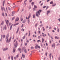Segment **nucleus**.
Wrapping results in <instances>:
<instances>
[{
  "instance_id": "obj_1",
  "label": "nucleus",
  "mask_w": 60,
  "mask_h": 60,
  "mask_svg": "<svg viewBox=\"0 0 60 60\" xmlns=\"http://www.w3.org/2000/svg\"><path fill=\"white\" fill-rule=\"evenodd\" d=\"M41 12V10H39V11H38L36 13V16L37 17H39V15H40V12Z\"/></svg>"
},
{
  "instance_id": "obj_2",
  "label": "nucleus",
  "mask_w": 60,
  "mask_h": 60,
  "mask_svg": "<svg viewBox=\"0 0 60 60\" xmlns=\"http://www.w3.org/2000/svg\"><path fill=\"white\" fill-rule=\"evenodd\" d=\"M38 48L39 49H40V46H38V45H36V46H35V48L36 49H38Z\"/></svg>"
},
{
  "instance_id": "obj_3",
  "label": "nucleus",
  "mask_w": 60,
  "mask_h": 60,
  "mask_svg": "<svg viewBox=\"0 0 60 60\" xmlns=\"http://www.w3.org/2000/svg\"><path fill=\"white\" fill-rule=\"evenodd\" d=\"M18 46V43H17V41H16L15 42V44H14V46L15 47V48H16Z\"/></svg>"
},
{
  "instance_id": "obj_4",
  "label": "nucleus",
  "mask_w": 60,
  "mask_h": 60,
  "mask_svg": "<svg viewBox=\"0 0 60 60\" xmlns=\"http://www.w3.org/2000/svg\"><path fill=\"white\" fill-rule=\"evenodd\" d=\"M9 34H7V36L6 37V39H7V43L8 42V38L9 37Z\"/></svg>"
},
{
  "instance_id": "obj_5",
  "label": "nucleus",
  "mask_w": 60,
  "mask_h": 60,
  "mask_svg": "<svg viewBox=\"0 0 60 60\" xmlns=\"http://www.w3.org/2000/svg\"><path fill=\"white\" fill-rule=\"evenodd\" d=\"M5 21L6 22V24H7V26H8V23H9V20H5Z\"/></svg>"
},
{
  "instance_id": "obj_6",
  "label": "nucleus",
  "mask_w": 60,
  "mask_h": 60,
  "mask_svg": "<svg viewBox=\"0 0 60 60\" xmlns=\"http://www.w3.org/2000/svg\"><path fill=\"white\" fill-rule=\"evenodd\" d=\"M31 14H30L28 18H27V17H26V19H29L30 17H31Z\"/></svg>"
},
{
  "instance_id": "obj_7",
  "label": "nucleus",
  "mask_w": 60,
  "mask_h": 60,
  "mask_svg": "<svg viewBox=\"0 0 60 60\" xmlns=\"http://www.w3.org/2000/svg\"><path fill=\"white\" fill-rule=\"evenodd\" d=\"M3 9L4 10V11H5V8H4L3 7V8H2V7H1V10L2 11H3Z\"/></svg>"
},
{
  "instance_id": "obj_8",
  "label": "nucleus",
  "mask_w": 60,
  "mask_h": 60,
  "mask_svg": "<svg viewBox=\"0 0 60 60\" xmlns=\"http://www.w3.org/2000/svg\"><path fill=\"white\" fill-rule=\"evenodd\" d=\"M19 20V18H17L16 19L15 21H18Z\"/></svg>"
},
{
  "instance_id": "obj_9",
  "label": "nucleus",
  "mask_w": 60,
  "mask_h": 60,
  "mask_svg": "<svg viewBox=\"0 0 60 60\" xmlns=\"http://www.w3.org/2000/svg\"><path fill=\"white\" fill-rule=\"evenodd\" d=\"M19 23H17L14 24L13 26H16V25H18L19 24Z\"/></svg>"
},
{
  "instance_id": "obj_10",
  "label": "nucleus",
  "mask_w": 60,
  "mask_h": 60,
  "mask_svg": "<svg viewBox=\"0 0 60 60\" xmlns=\"http://www.w3.org/2000/svg\"><path fill=\"white\" fill-rule=\"evenodd\" d=\"M8 49V48H4V49L3 50V51H5V50H7Z\"/></svg>"
},
{
  "instance_id": "obj_11",
  "label": "nucleus",
  "mask_w": 60,
  "mask_h": 60,
  "mask_svg": "<svg viewBox=\"0 0 60 60\" xmlns=\"http://www.w3.org/2000/svg\"><path fill=\"white\" fill-rule=\"evenodd\" d=\"M13 25V24H12L10 26V30H11V28H12V26Z\"/></svg>"
},
{
  "instance_id": "obj_12",
  "label": "nucleus",
  "mask_w": 60,
  "mask_h": 60,
  "mask_svg": "<svg viewBox=\"0 0 60 60\" xmlns=\"http://www.w3.org/2000/svg\"><path fill=\"white\" fill-rule=\"evenodd\" d=\"M15 52V49L14 48V47L13 50V52Z\"/></svg>"
},
{
  "instance_id": "obj_13",
  "label": "nucleus",
  "mask_w": 60,
  "mask_h": 60,
  "mask_svg": "<svg viewBox=\"0 0 60 60\" xmlns=\"http://www.w3.org/2000/svg\"><path fill=\"white\" fill-rule=\"evenodd\" d=\"M49 56L50 57V59H51V53L49 54Z\"/></svg>"
},
{
  "instance_id": "obj_14",
  "label": "nucleus",
  "mask_w": 60,
  "mask_h": 60,
  "mask_svg": "<svg viewBox=\"0 0 60 60\" xmlns=\"http://www.w3.org/2000/svg\"><path fill=\"white\" fill-rule=\"evenodd\" d=\"M55 39H59V37H56H56H55Z\"/></svg>"
},
{
  "instance_id": "obj_15",
  "label": "nucleus",
  "mask_w": 60,
  "mask_h": 60,
  "mask_svg": "<svg viewBox=\"0 0 60 60\" xmlns=\"http://www.w3.org/2000/svg\"><path fill=\"white\" fill-rule=\"evenodd\" d=\"M26 22V20H24L23 21L22 23H25Z\"/></svg>"
},
{
  "instance_id": "obj_16",
  "label": "nucleus",
  "mask_w": 60,
  "mask_h": 60,
  "mask_svg": "<svg viewBox=\"0 0 60 60\" xmlns=\"http://www.w3.org/2000/svg\"><path fill=\"white\" fill-rule=\"evenodd\" d=\"M49 12H50V11H47V15H48L49 14Z\"/></svg>"
},
{
  "instance_id": "obj_17",
  "label": "nucleus",
  "mask_w": 60,
  "mask_h": 60,
  "mask_svg": "<svg viewBox=\"0 0 60 60\" xmlns=\"http://www.w3.org/2000/svg\"><path fill=\"white\" fill-rule=\"evenodd\" d=\"M22 56L23 57V58H25V55H23V54H22Z\"/></svg>"
},
{
  "instance_id": "obj_18",
  "label": "nucleus",
  "mask_w": 60,
  "mask_h": 60,
  "mask_svg": "<svg viewBox=\"0 0 60 60\" xmlns=\"http://www.w3.org/2000/svg\"><path fill=\"white\" fill-rule=\"evenodd\" d=\"M19 28H18L17 29V31L16 32V33H18V31H19Z\"/></svg>"
},
{
  "instance_id": "obj_19",
  "label": "nucleus",
  "mask_w": 60,
  "mask_h": 60,
  "mask_svg": "<svg viewBox=\"0 0 60 60\" xmlns=\"http://www.w3.org/2000/svg\"><path fill=\"white\" fill-rule=\"evenodd\" d=\"M18 50L19 51H21V49L20 48H19Z\"/></svg>"
},
{
  "instance_id": "obj_20",
  "label": "nucleus",
  "mask_w": 60,
  "mask_h": 60,
  "mask_svg": "<svg viewBox=\"0 0 60 60\" xmlns=\"http://www.w3.org/2000/svg\"><path fill=\"white\" fill-rule=\"evenodd\" d=\"M42 36L43 37H45V36H46V34H44V35H43Z\"/></svg>"
},
{
  "instance_id": "obj_21",
  "label": "nucleus",
  "mask_w": 60,
  "mask_h": 60,
  "mask_svg": "<svg viewBox=\"0 0 60 60\" xmlns=\"http://www.w3.org/2000/svg\"><path fill=\"white\" fill-rule=\"evenodd\" d=\"M52 47H55V43L53 44V45H52Z\"/></svg>"
},
{
  "instance_id": "obj_22",
  "label": "nucleus",
  "mask_w": 60,
  "mask_h": 60,
  "mask_svg": "<svg viewBox=\"0 0 60 60\" xmlns=\"http://www.w3.org/2000/svg\"><path fill=\"white\" fill-rule=\"evenodd\" d=\"M50 4H53V2L52 1H51L50 2Z\"/></svg>"
},
{
  "instance_id": "obj_23",
  "label": "nucleus",
  "mask_w": 60,
  "mask_h": 60,
  "mask_svg": "<svg viewBox=\"0 0 60 60\" xmlns=\"http://www.w3.org/2000/svg\"><path fill=\"white\" fill-rule=\"evenodd\" d=\"M4 21H3L2 23H1V25H3L4 24Z\"/></svg>"
},
{
  "instance_id": "obj_24",
  "label": "nucleus",
  "mask_w": 60,
  "mask_h": 60,
  "mask_svg": "<svg viewBox=\"0 0 60 60\" xmlns=\"http://www.w3.org/2000/svg\"><path fill=\"white\" fill-rule=\"evenodd\" d=\"M24 52H25V53H27V52H26V49H25L24 50Z\"/></svg>"
},
{
  "instance_id": "obj_25",
  "label": "nucleus",
  "mask_w": 60,
  "mask_h": 60,
  "mask_svg": "<svg viewBox=\"0 0 60 60\" xmlns=\"http://www.w3.org/2000/svg\"><path fill=\"white\" fill-rule=\"evenodd\" d=\"M33 17L34 18H35V15H33Z\"/></svg>"
},
{
  "instance_id": "obj_26",
  "label": "nucleus",
  "mask_w": 60,
  "mask_h": 60,
  "mask_svg": "<svg viewBox=\"0 0 60 60\" xmlns=\"http://www.w3.org/2000/svg\"><path fill=\"white\" fill-rule=\"evenodd\" d=\"M34 2H33L31 3V4L32 5V6H33L34 5Z\"/></svg>"
},
{
  "instance_id": "obj_27",
  "label": "nucleus",
  "mask_w": 60,
  "mask_h": 60,
  "mask_svg": "<svg viewBox=\"0 0 60 60\" xmlns=\"http://www.w3.org/2000/svg\"><path fill=\"white\" fill-rule=\"evenodd\" d=\"M43 41H44V39L43 38L42 39V42L43 43Z\"/></svg>"
},
{
  "instance_id": "obj_28",
  "label": "nucleus",
  "mask_w": 60,
  "mask_h": 60,
  "mask_svg": "<svg viewBox=\"0 0 60 60\" xmlns=\"http://www.w3.org/2000/svg\"><path fill=\"white\" fill-rule=\"evenodd\" d=\"M37 23L35 25V27H36V26H37Z\"/></svg>"
},
{
  "instance_id": "obj_29",
  "label": "nucleus",
  "mask_w": 60,
  "mask_h": 60,
  "mask_svg": "<svg viewBox=\"0 0 60 60\" xmlns=\"http://www.w3.org/2000/svg\"><path fill=\"white\" fill-rule=\"evenodd\" d=\"M11 39H9L8 40V42L9 43V42H10V41H11Z\"/></svg>"
},
{
  "instance_id": "obj_30",
  "label": "nucleus",
  "mask_w": 60,
  "mask_h": 60,
  "mask_svg": "<svg viewBox=\"0 0 60 60\" xmlns=\"http://www.w3.org/2000/svg\"><path fill=\"white\" fill-rule=\"evenodd\" d=\"M34 8H37V7L36 6V5H34Z\"/></svg>"
},
{
  "instance_id": "obj_31",
  "label": "nucleus",
  "mask_w": 60,
  "mask_h": 60,
  "mask_svg": "<svg viewBox=\"0 0 60 60\" xmlns=\"http://www.w3.org/2000/svg\"><path fill=\"white\" fill-rule=\"evenodd\" d=\"M42 28L43 31H45V29H44V28L43 27Z\"/></svg>"
},
{
  "instance_id": "obj_32",
  "label": "nucleus",
  "mask_w": 60,
  "mask_h": 60,
  "mask_svg": "<svg viewBox=\"0 0 60 60\" xmlns=\"http://www.w3.org/2000/svg\"><path fill=\"white\" fill-rule=\"evenodd\" d=\"M3 38H4L5 37V35H3Z\"/></svg>"
},
{
  "instance_id": "obj_33",
  "label": "nucleus",
  "mask_w": 60,
  "mask_h": 60,
  "mask_svg": "<svg viewBox=\"0 0 60 60\" xmlns=\"http://www.w3.org/2000/svg\"><path fill=\"white\" fill-rule=\"evenodd\" d=\"M37 41L38 42H39V41L40 42H41V41H40L39 40H38Z\"/></svg>"
},
{
  "instance_id": "obj_34",
  "label": "nucleus",
  "mask_w": 60,
  "mask_h": 60,
  "mask_svg": "<svg viewBox=\"0 0 60 60\" xmlns=\"http://www.w3.org/2000/svg\"><path fill=\"white\" fill-rule=\"evenodd\" d=\"M13 56H11V59L12 60H13Z\"/></svg>"
},
{
  "instance_id": "obj_35",
  "label": "nucleus",
  "mask_w": 60,
  "mask_h": 60,
  "mask_svg": "<svg viewBox=\"0 0 60 60\" xmlns=\"http://www.w3.org/2000/svg\"><path fill=\"white\" fill-rule=\"evenodd\" d=\"M13 14H14L15 13V11H13L12 12Z\"/></svg>"
},
{
  "instance_id": "obj_36",
  "label": "nucleus",
  "mask_w": 60,
  "mask_h": 60,
  "mask_svg": "<svg viewBox=\"0 0 60 60\" xmlns=\"http://www.w3.org/2000/svg\"><path fill=\"white\" fill-rule=\"evenodd\" d=\"M57 31L58 32H59V29H58L57 30Z\"/></svg>"
},
{
  "instance_id": "obj_37",
  "label": "nucleus",
  "mask_w": 60,
  "mask_h": 60,
  "mask_svg": "<svg viewBox=\"0 0 60 60\" xmlns=\"http://www.w3.org/2000/svg\"><path fill=\"white\" fill-rule=\"evenodd\" d=\"M56 4H54V5H52V6H55V5H56Z\"/></svg>"
},
{
  "instance_id": "obj_38",
  "label": "nucleus",
  "mask_w": 60,
  "mask_h": 60,
  "mask_svg": "<svg viewBox=\"0 0 60 60\" xmlns=\"http://www.w3.org/2000/svg\"><path fill=\"white\" fill-rule=\"evenodd\" d=\"M23 39H25V36H24L23 37Z\"/></svg>"
},
{
  "instance_id": "obj_39",
  "label": "nucleus",
  "mask_w": 60,
  "mask_h": 60,
  "mask_svg": "<svg viewBox=\"0 0 60 60\" xmlns=\"http://www.w3.org/2000/svg\"><path fill=\"white\" fill-rule=\"evenodd\" d=\"M46 6H44L43 7V8H45L46 7Z\"/></svg>"
},
{
  "instance_id": "obj_40",
  "label": "nucleus",
  "mask_w": 60,
  "mask_h": 60,
  "mask_svg": "<svg viewBox=\"0 0 60 60\" xmlns=\"http://www.w3.org/2000/svg\"><path fill=\"white\" fill-rule=\"evenodd\" d=\"M20 2H21V0L18 1H17V2L19 3Z\"/></svg>"
},
{
  "instance_id": "obj_41",
  "label": "nucleus",
  "mask_w": 60,
  "mask_h": 60,
  "mask_svg": "<svg viewBox=\"0 0 60 60\" xmlns=\"http://www.w3.org/2000/svg\"><path fill=\"white\" fill-rule=\"evenodd\" d=\"M38 32L39 34H40V33H41V31H40L39 30L38 31Z\"/></svg>"
},
{
  "instance_id": "obj_42",
  "label": "nucleus",
  "mask_w": 60,
  "mask_h": 60,
  "mask_svg": "<svg viewBox=\"0 0 60 60\" xmlns=\"http://www.w3.org/2000/svg\"><path fill=\"white\" fill-rule=\"evenodd\" d=\"M15 19V17H14L12 19V20H13Z\"/></svg>"
},
{
  "instance_id": "obj_43",
  "label": "nucleus",
  "mask_w": 60,
  "mask_h": 60,
  "mask_svg": "<svg viewBox=\"0 0 60 60\" xmlns=\"http://www.w3.org/2000/svg\"><path fill=\"white\" fill-rule=\"evenodd\" d=\"M27 0H25V1H24V4H25V3L27 1Z\"/></svg>"
},
{
  "instance_id": "obj_44",
  "label": "nucleus",
  "mask_w": 60,
  "mask_h": 60,
  "mask_svg": "<svg viewBox=\"0 0 60 60\" xmlns=\"http://www.w3.org/2000/svg\"><path fill=\"white\" fill-rule=\"evenodd\" d=\"M9 24V26H11V23H10Z\"/></svg>"
},
{
  "instance_id": "obj_45",
  "label": "nucleus",
  "mask_w": 60,
  "mask_h": 60,
  "mask_svg": "<svg viewBox=\"0 0 60 60\" xmlns=\"http://www.w3.org/2000/svg\"><path fill=\"white\" fill-rule=\"evenodd\" d=\"M30 22V21H29V20H28V24H29V23Z\"/></svg>"
},
{
  "instance_id": "obj_46",
  "label": "nucleus",
  "mask_w": 60,
  "mask_h": 60,
  "mask_svg": "<svg viewBox=\"0 0 60 60\" xmlns=\"http://www.w3.org/2000/svg\"><path fill=\"white\" fill-rule=\"evenodd\" d=\"M31 49H34V47H31Z\"/></svg>"
},
{
  "instance_id": "obj_47",
  "label": "nucleus",
  "mask_w": 60,
  "mask_h": 60,
  "mask_svg": "<svg viewBox=\"0 0 60 60\" xmlns=\"http://www.w3.org/2000/svg\"><path fill=\"white\" fill-rule=\"evenodd\" d=\"M32 0H30L29 2L30 3H31L32 2Z\"/></svg>"
},
{
  "instance_id": "obj_48",
  "label": "nucleus",
  "mask_w": 60,
  "mask_h": 60,
  "mask_svg": "<svg viewBox=\"0 0 60 60\" xmlns=\"http://www.w3.org/2000/svg\"><path fill=\"white\" fill-rule=\"evenodd\" d=\"M3 6H4V1L3 2Z\"/></svg>"
},
{
  "instance_id": "obj_49",
  "label": "nucleus",
  "mask_w": 60,
  "mask_h": 60,
  "mask_svg": "<svg viewBox=\"0 0 60 60\" xmlns=\"http://www.w3.org/2000/svg\"><path fill=\"white\" fill-rule=\"evenodd\" d=\"M2 15L3 16H4V13H2Z\"/></svg>"
},
{
  "instance_id": "obj_50",
  "label": "nucleus",
  "mask_w": 60,
  "mask_h": 60,
  "mask_svg": "<svg viewBox=\"0 0 60 60\" xmlns=\"http://www.w3.org/2000/svg\"><path fill=\"white\" fill-rule=\"evenodd\" d=\"M38 39H40V38H41V37L39 36L38 37Z\"/></svg>"
},
{
  "instance_id": "obj_51",
  "label": "nucleus",
  "mask_w": 60,
  "mask_h": 60,
  "mask_svg": "<svg viewBox=\"0 0 60 60\" xmlns=\"http://www.w3.org/2000/svg\"><path fill=\"white\" fill-rule=\"evenodd\" d=\"M22 31H24V29H22Z\"/></svg>"
},
{
  "instance_id": "obj_52",
  "label": "nucleus",
  "mask_w": 60,
  "mask_h": 60,
  "mask_svg": "<svg viewBox=\"0 0 60 60\" xmlns=\"http://www.w3.org/2000/svg\"><path fill=\"white\" fill-rule=\"evenodd\" d=\"M31 55H32V53H31L30 55V57H31Z\"/></svg>"
},
{
  "instance_id": "obj_53",
  "label": "nucleus",
  "mask_w": 60,
  "mask_h": 60,
  "mask_svg": "<svg viewBox=\"0 0 60 60\" xmlns=\"http://www.w3.org/2000/svg\"><path fill=\"white\" fill-rule=\"evenodd\" d=\"M8 9H9V10H11V8H10L9 7H8Z\"/></svg>"
},
{
  "instance_id": "obj_54",
  "label": "nucleus",
  "mask_w": 60,
  "mask_h": 60,
  "mask_svg": "<svg viewBox=\"0 0 60 60\" xmlns=\"http://www.w3.org/2000/svg\"><path fill=\"white\" fill-rule=\"evenodd\" d=\"M15 8V6H14L13 7V9Z\"/></svg>"
},
{
  "instance_id": "obj_55",
  "label": "nucleus",
  "mask_w": 60,
  "mask_h": 60,
  "mask_svg": "<svg viewBox=\"0 0 60 60\" xmlns=\"http://www.w3.org/2000/svg\"><path fill=\"white\" fill-rule=\"evenodd\" d=\"M46 45L47 46H48V44L47 43H46Z\"/></svg>"
},
{
  "instance_id": "obj_56",
  "label": "nucleus",
  "mask_w": 60,
  "mask_h": 60,
  "mask_svg": "<svg viewBox=\"0 0 60 60\" xmlns=\"http://www.w3.org/2000/svg\"><path fill=\"white\" fill-rule=\"evenodd\" d=\"M23 19L22 18V19H21V21H22L23 20Z\"/></svg>"
},
{
  "instance_id": "obj_57",
  "label": "nucleus",
  "mask_w": 60,
  "mask_h": 60,
  "mask_svg": "<svg viewBox=\"0 0 60 60\" xmlns=\"http://www.w3.org/2000/svg\"><path fill=\"white\" fill-rule=\"evenodd\" d=\"M24 25L23 24H22V25L21 27H23V26Z\"/></svg>"
},
{
  "instance_id": "obj_58",
  "label": "nucleus",
  "mask_w": 60,
  "mask_h": 60,
  "mask_svg": "<svg viewBox=\"0 0 60 60\" xmlns=\"http://www.w3.org/2000/svg\"><path fill=\"white\" fill-rule=\"evenodd\" d=\"M58 60H60V57H59L58 58Z\"/></svg>"
},
{
  "instance_id": "obj_59",
  "label": "nucleus",
  "mask_w": 60,
  "mask_h": 60,
  "mask_svg": "<svg viewBox=\"0 0 60 60\" xmlns=\"http://www.w3.org/2000/svg\"><path fill=\"white\" fill-rule=\"evenodd\" d=\"M16 57H19V55H17L16 56Z\"/></svg>"
},
{
  "instance_id": "obj_60",
  "label": "nucleus",
  "mask_w": 60,
  "mask_h": 60,
  "mask_svg": "<svg viewBox=\"0 0 60 60\" xmlns=\"http://www.w3.org/2000/svg\"><path fill=\"white\" fill-rule=\"evenodd\" d=\"M4 29L5 30L6 29V26L5 27Z\"/></svg>"
},
{
  "instance_id": "obj_61",
  "label": "nucleus",
  "mask_w": 60,
  "mask_h": 60,
  "mask_svg": "<svg viewBox=\"0 0 60 60\" xmlns=\"http://www.w3.org/2000/svg\"><path fill=\"white\" fill-rule=\"evenodd\" d=\"M49 42L50 43H51V41L50 40Z\"/></svg>"
},
{
  "instance_id": "obj_62",
  "label": "nucleus",
  "mask_w": 60,
  "mask_h": 60,
  "mask_svg": "<svg viewBox=\"0 0 60 60\" xmlns=\"http://www.w3.org/2000/svg\"><path fill=\"white\" fill-rule=\"evenodd\" d=\"M33 11H35V8H33Z\"/></svg>"
},
{
  "instance_id": "obj_63",
  "label": "nucleus",
  "mask_w": 60,
  "mask_h": 60,
  "mask_svg": "<svg viewBox=\"0 0 60 60\" xmlns=\"http://www.w3.org/2000/svg\"><path fill=\"white\" fill-rule=\"evenodd\" d=\"M16 57H14V59H16Z\"/></svg>"
},
{
  "instance_id": "obj_64",
  "label": "nucleus",
  "mask_w": 60,
  "mask_h": 60,
  "mask_svg": "<svg viewBox=\"0 0 60 60\" xmlns=\"http://www.w3.org/2000/svg\"><path fill=\"white\" fill-rule=\"evenodd\" d=\"M54 30H56V28H54Z\"/></svg>"
}]
</instances>
